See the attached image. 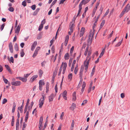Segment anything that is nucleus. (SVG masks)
Instances as JSON below:
<instances>
[{
  "label": "nucleus",
  "instance_id": "obj_1",
  "mask_svg": "<svg viewBox=\"0 0 130 130\" xmlns=\"http://www.w3.org/2000/svg\"><path fill=\"white\" fill-rule=\"evenodd\" d=\"M89 47L88 46H87L86 48L85 52H84V55L85 56L87 55V56L86 58L87 60L90 57L91 58V57L90 56V55L92 53V51L91 50L88 51Z\"/></svg>",
  "mask_w": 130,
  "mask_h": 130
},
{
  "label": "nucleus",
  "instance_id": "obj_2",
  "mask_svg": "<svg viewBox=\"0 0 130 130\" xmlns=\"http://www.w3.org/2000/svg\"><path fill=\"white\" fill-rule=\"evenodd\" d=\"M84 70V67L83 66H82L81 67L80 69V72L79 73V76L81 80L80 81L79 84L80 83H81L82 82V75L83 73V72Z\"/></svg>",
  "mask_w": 130,
  "mask_h": 130
},
{
  "label": "nucleus",
  "instance_id": "obj_3",
  "mask_svg": "<svg viewBox=\"0 0 130 130\" xmlns=\"http://www.w3.org/2000/svg\"><path fill=\"white\" fill-rule=\"evenodd\" d=\"M44 101V96L42 95V97L41 98L39 101V106L40 108H41L42 106Z\"/></svg>",
  "mask_w": 130,
  "mask_h": 130
},
{
  "label": "nucleus",
  "instance_id": "obj_4",
  "mask_svg": "<svg viewBox=\"0 0 130 130\" xmlns=\"http://www.w3.org/2000/svg\"><path fill=\"white\" fill-rule=\"evenodd\" d=\"M67 66V63L66 62H62V64L61 65V66L63 68L62 73L64 74L66 71V68Z\"/></svg>",
  "mask_w": 130,
  "mask_h": 130
},
{
  "label": "nucleus",
  "instance_id": "obj_5",
  "mask_svg": "<svg viewBox=\"0 0 130 130\" xmlns=\"http://www.w3.org/2000/svg\"><path fill=\"white\" fill-rule=\"evenodd\" d=\"M11 84L12 85L15 86H18L20 85L21 84V83L20 81H16L11 82Z\"/></svg>",
  "mask_w": 130,
  "mask_h": 130
},
{
  "label": "nucleus",
  "instance_id": "obj_6",
  "mask_svg": "<svg viewBox=\"0 0 130 130\" xmlns=\"http://www.w3.org/2000/svg\"><path fill=\"white\" fill-rule=\"evenodd\" d=\"M91 59V57H90L87 60L86 59V60L84 61V67H88L90 61Z\"/></svg>",
  "mask_w": 130,
  "mask_h": 130
},
{
  "label": "nucleus",
  "instance_id": "obj_7",
  "mask_svg": "<svg viewBox=\"0 0 130 130\" xmlns=\"http://www.w3.org/2000/svg\"><path fill=\"white\" fill-rule=\"evenodd\" d=\"M9 51L11 53L13 52V50L12 43L11 42H10L9 44Z\"/></svg>",
  "mask_w": 130,
  "mask_h": 130
},
{
  "label": "nucleus",
  "instance_id": "obj_8",
  "mask_svg": "<svg viewBox=\"0 0 130 130\" xmlns=\"http://www.w3.org/2000/svg\"><path fill=\"white\" fill-rule=\"evenodd\" d=\"M37 44V42L36 41H35L31 45V50L33 51L34 50Z\"/></svg>",
  "mask_w": 130,
  "mask_h": 130
},
{
  "label": "nucleus",
  "instance_id": "obj_9",
  "mask_svg": "<svg viewBox=\"0 0 130 130\" xmlns=\"http://www.w3.org/2000/svg\"><path fill=\"white\" fill-rule=\"evenodd\" d=\"M129 4H127L123 10L126 12H127L130 10V8L129 6Z\"/></svg>",
  "mask_w": 130,
  "mask_h": 130
},
{
  "label": "nucleus",
  "instance_id": "obj_10",
  "mask_svg": "<svg viewBox=\"0 0 130 130\" xmlns=\"http://www.w3.org/2000/svg\"><path fill=\"white\" fill-rule=\"evenodd\" d=\"M38 77L37 75H35L33 76L30 78V82H33Z\"/></svg>",
  "mask_w": 130,
  "mask_h": 130
},
{
  "label": "nucleus",
  "instance_id": "obj_11",
  "mask_svg": "<svg viewBox=\"0 0 130 130\" xmlns=\"http://www.w3.org/2000/svg\"><path fill=\"white\" fill-rule=\"evenodd\" d=\"M85 29L84 27H82L81 29L80 33V37L82 36L85 32Z\"/></svg>",
  "mask_w": 130,
  "mask_h": 130
},
{
  "label": "nucleus",
  "instance_id": "obj_12",
  "mask_svg": "<svg viewBox=\"0 0 130 130\" xmlns=\"http://www.w3.org/2000/svg\"><path fill=\"white\" fill-rule=\"evenodd\" d=\"M67 95V91L65 90L63 93L62 96L63 98L66 100H67V98L66 96Z\"/></svg>",
  "mask_w": 130,
  "mask_h": 130
},
{
  "label": "nucleus",
  "instance_id": "obj_13",
  "mask_svg": "<svg viewBox=\"0 0 130 130\" xmlns=\"http://www.w3.org/2000/svg\"><path fill=\"white\" fill-rule=\"evenodd\" d=\"M5 67L9 72L10 73L12 74V72L11 71V70L9 66L8 65H5Z\"/></svg>",
  "mask_w": 130,
  "mask_h": 130
},
{
  "label": "nucleus",
  "instance_id": "obj_14",
  "mask_svg": "<svg viewBox=\"0 0 130 130\" xmlns=\"http://www.w3.org/2000/svg\"><path fill=\"white\" fill-rule=\"evenodd\" d=\"M54 98V94H52L48 96V99L49 102L52 101L53 100Z\"/></svg>",
  "mask_w": 130,
  "mask_h": 130
},
{
  "label": "nucleus",
  "instance_id": "obj_15",
  "mask_svg": "<svg viewBox=\"0 0 130 130\" xmlns=\"http://www.w3.org/2000/svg\"><path fill=\"white\" fill-rule=\"evenodd\" d=\"M74 26V24L70 23V31L72 32H73V31Z\"/></svg>",
  "mask_w": 130,
  "mask_h": 130
},
{
  "label": "nucleus",
  "instance_id": "obj_16",
  "mask_svg": "<svg viewBox=\"0 0 130 130\" xmlns=\"http://www.w3.org/2000/svg\"><path fill=\"white\" fill-rule=\"evenodd\" d=\"M76 107V105L74 103H73L71 105V106L70 107V109L71 110L73 111Z\"/></svg>",
  "mask_w": 130,
  "mask_h": 130
},
{
  "label": "nucleus",
  "instance_id": "obj_17",
  "mask_svg": "<svg viewBox=\"0 0 130 130\" xmlns=\"http://www.w3.org/2000/svg\"><path fill=\"white\" fill-rule=\"evenodd\" d=\"M19 78L20 80H22L24 82H26L27 80V78L25 77H19Z\"/></svg>",
  "mask_w": 130,
  "mask_h": 130
},
{
  "label": "nucleus",
  "instance_id": "obj_18",
  "mask_svg": "<svg viewBox=\"0 0 130 130\" xmlns=\"http://www.w3.org/2000/svg\"><path fill=\"white\" fill-rule=\"evenodd\" d=\"M29 112L28 111H27L26 113V115L25 116V122H26L27 121V120L28 118V116H29Z\"/></svg>",
  "mask_w": 130,
  "mask_h": 130
},
{
  "label": "nucleus",
  "instance_id": "obj_19",
  "mask_svg": "<svg viewBox=\"0 0 130 130\" xmlns=\"http://www.w3.org/2000/svg\"><path fill=\"white\" fill-rule=\"evenodd\" d=\"M20 26L19 25H18L15 30V33H17L18 34L19 32L20 31Z\"/></svg>",
  "mask_w": 130,
  "mask_h": 130
},
{
  "label": "nucleus",
  "instance_id": "obj_20",
  "mask_svg": "<svg viewBox=\"0 0 130 130\" xmlns=\"http://www.w3.org/2000/svg\"><path fill=\"white\" fill-rule=\"evenodd\" d=\"M73 96V98L72 99L74 101H75L76 100V92H74L72 95Z\"/></svg>",
  "mask_w": 130,
  "mask_h": 130
},
{
  "label": "nucleus",
  "instance_id": "obj_21",
  "mask_svg": "<svg viewBox=\"0 0 130 130\" xmlns=\"http://www.w3.org/2000/svg\"><path fill=\"white\" fill-rule=\"evenodd\" d=\"M74 120H72V123H71V126L70 128L71 130H73V129L74 126Z\"/></svg>",
  "mask_w": 130,
  "mask_h": 130
},
{
  "label": "nucleus",
  "instance_id": "obj_22",
  "mask_svg": "<svg viewBox=\"0 0 130 130\" xmlns=\"http://www.w3.org/2000/svg\"><path fill=\"white\" fill-rule=\"evenodd\" d=\"M16 107V104L15 102H14L13 104V106L12 110V113H14V112L15 108Z\"/></svg>",
  "mask_w": 130,
  "mask_h": 130
},
{
  "label": "nucleus",
  "instance_id": "obj_23",
  "mask_svg": "<svg viewBox=\"0 0 130 130\" xmlns=\"http://www.w3.org/2000/svg\"><path fill=\"white\" fill-rule=\"evenodd\" d=\"M74 47L72 46L70 49V55H72V53L74 50Z\"/></svg>",
  "mask_w": 130,
  "mask_h": 130
},
{
  "label": "nucleus",
  "instance_id": "obj_24",
  "mask_svg": "<svg viewBox=\"0 0 130 130\" xmlns=\"http://www.w3.org/2000/svg\"><path fill=\"white\" fill-rule=\"evenodd\" d=\"M105 20H103L101 24L100 27V29H101L103 27L105 23Z\"/></svg>",
  "mask_w": 130,
  "mask_h": 130
},
{
  "label": "nucleus",
  "instance_id": "obj_25",
  "mask_svg": "<svg viewBox=\"0 0 130 130\" xmlns=\"http://www.w3.org/2000/svg\"><path fill=\"white\" fill-rule=\"evenodd\" d=\"M73 76L72 74L71 73L69 74L68 76V78L70 80L72 79Z\"/></svg>",
  "mask_w": 130,
  "mask_h": 130
},
{
  "label": "nucleus",
  "instance_id": "obj_26",
  "mask_svg": "<svg viewBox=\"0 0 130 130\" xmlns=\"http://www.w3.org/2000/svg\"><path fill=\"white\" fill-rule=\"evenodd\" d=\"M69 57V54L68 53H66L64 55V58L65 59L68 60Z\"/></svg>",
  "mask_w": 130,
  "mask_h": 130
},
{
  "label": "nucleus",
  "instance_id": "obj_27",
  "mask_svg": "<svg viewBox=\"0 0 130 130\" xmlns=\"http://www.w3.org/2000/svg\"><path fill=\"white\" fill-rule=\"evenodd\" d=\"M14 48L15 50L17 51H18L19 50V48L18 46L17 43H16L15 44L14 46Z\"/></svg>",
  "mask_w": 130,
  "mask_h": 130
},
{
  "label": "nucleus",
  "instance_id": "obj_28",
  "mask_svg": "<svg viewBox=\"0 0 130 130\" xmlns=\"http://www.w3.org/2000/svg\"><path fill=\"white\" fill-rule=\"evenodd\" d=\"M20 54L21 56V57H23L24 55L25 54L23 50V49H22L21 50V51Z\"/></svg>",
  "mask_w": 130,
  "mask_h": 130
},
{
  "label": "nucleus",
  "instance_id": "obj_29",
  "mask_svg": "<svg viewBox=\"0 0 130 130\" xmlns=\"http://www.w3.org/2000/svg\"><path fill=\"white\" fill-rule=\"evenodd\" d=\"M9 61L10 62H10H11L12 63H13L14 59L13 57H11L10 59H9Z\"/></svg>",
  "mask_w": 130,
  "mask_h": 130
},
{
  "label": "nucleus",
  "instance_id": "obj_30",
  "mask_svg": "<svg viewBox=\"0 0 130 130\" xmlns=\"http://www.w3.org/2000/svg\"><path fill=\"white\" fill-rule=\"evenodd\" d=\"M14 117L13 116L12 117V120L11 122V125L12 126H13L14 125Z\"/></svg>",
  "mask_w": 130,
  "mask_h": 130
},
{
  "label": "nucleus",
  "instance_id": "obj_31",
  "mask_svg": "<svg viewBox=\"0 0 130 130\" xmlns=\"http://www.w3.org/2000/svg\"><path fill=\"white\" fill-rule=\"evenodd\" d=\"M41 84V85H44L45 84L44 82L42 80H40L39 82V85Z\"/></svg>",
  "mask_w": 130,
  "mask_h": 130
},
{
  "label": "nucleus",
  "instance_id": "obj_32",
  "mask_svg": "<svg viewBox=\"0 0 130 130\" xmlns=\"http://www.w3.org/2000/svg\"><path fill=\"white\" fill-rule=\"evenodd\" d=\"M96 10V9H95L94 8L92 14V17H93L94 16Z\"/></svg>",
  "mask_w": 130,
  "mask_h": 130
},
{
  "label": "nucleus",
  "instance_id": "obj_33",
  "mask_svg": "<svg viewBox=\"0 0 130 130\" xmlns=\"http://www.w3.org/2000/svg\"><path fill=\"white\" fill-rule=\"evenodd\" d=\"M26 126H27V124H26L25 123V122H24L23 124L22 130H24V128L26 127Z\"/></svg>",
  "mask_w": 130,
  "mask_h": 130
},
{
  "label": "nucleus",
  "instance_id": "obj_34",
  "mask_svg": "<svg viewBox=\"0 0 130 130\" xmlns=\"http://www.w3.org/2000/svg\"><path fill=\"white\" fill-rule=\"evenodd\" d=\"M38 52L35 51L32 56V57L33 58L37 56V55L38 54Z\"/></svg>",
  "mask_w": 130,
  "mask_h": 130
},
{
  "label": "nucleus",
  "instance_id": "obj_35",
  "mask_svg": "<svg viewBox=\"0 0 130 130\" xmlns=\"http://www.w3.org/2000/svg\"><path fill=\"white\" fill-rule=\"evenodd\" d=\"M57 0H54L50 6V8L52 7V6L56 3Z\"/></svg>",
  "mask_w": 130,
  "mask_h": 130
},
{
  "label": "nucleus",
  "instance_id": "obj_36",
  "mask_svg": "<svg viewBox=\"0 0 130 130\" xmlns=\"http://www.w3.org/2000/svg\"><path fill=\"white\" fill-rule=\"evenodd\" d=\"M76 17H75V16H74V18H73L72 21L70 23H73L74 24L75 23V21L76 20Z\"/></svg>",
  "mask_w": 130,
  "mask_h": 130
},
{
  "label": "nucleus",
  "instance_id": "obj_37",
  "mask_svg": "<svg viewBox=\"0 0 130 130\" xmlns=\"http://www.w3.org/2000/svg\"><path fill=\"white\" fill-rule=\"evenodd\" d=\"M43 73V72L41 70H39V75L40 76H42V74Z\"/></svg>",
  "mask_w": 130,
  "mask_h": 130
},
{
  "label": "nucleus",
  "instance_id": "obj_38",
  "mask_svg": "<svg viewBox=\"0 0 130 130\" xmlns=\"http://www.w3.org/2000/svg\"><path fill=\"white\" fill-rule=\"evenodd\" d=\"M46 93L47 92L49 91V85L47 84L46 87Z\"/></svg>",
  "mask_w": 130,
  "mask_h": 130
},
{
  "label": "nucleus",
  "instance_id": "obj_39",
  "mask_svg": "<svg viewBox=\"0 0 130 130\" xmlns=\"http://www.w3.org/2000/svg\"><path fill=\"white\" fill-rule=\"evenodd\" d=\"M100 4L99 2H97L96 5H95V8H94L95 9H96L97 10L98 7L99 6Z\"/></svg>",
  "mask_w": 130,
  "mask_h": 130
},
{
  "label": "nucleus",
  "instance_id": "obj_40",
  "mask_svg": "<svg viewBox=\"0 0 130 130\" xmlns=\"http://www.w3.org/2000/svg\"><path fill=\"white\" fill-rule=\"evenodd\" d=\"M43 25H40V26H39L38 30L39 31H40L43 28Z\"/></svg>",
  "mask_w": 130,
  "mask_h": 130
},
{
  "label": "nucleus",
  "instance_id": "obj_41",
  "mask_svg": "<svg viewBox=\"0 0 130 130\" xmlns=\"http://www.w3.org/2000/svg\"><path fill=\"white\" fill-rule=\"evenodd\" d=\"M105 52V49H103L102 50V52L101 53V54H100V55L101 56H102L103 54H104V53Z\"/></svg>",
  "mask_w": 130,
  "mask_h": 130
},
{
  "label": "nucleus",
  "instance_id": "obj_42",
  "mask_svg": "<svg viewBox=\"0 0 130 130\" xmlns=\"http://www.w3.org/2000/svg\"><path fill=\"white\" fill-rule=\"evenodd\" d=\"M8 10L10 11L13 12L14 10V8L12 7H10L8 9Z\"/></svg>",
  "mask_w": 130,
  "mask_h": 130
},
{
  "label": "nucleus",
  "instance_id": "obj_43",
  "mask_svg": "<svg viewBox=\"0 0 130 130\" xmlns=\"http://www.w3.org/2000/svg\"><path fill=\"white\" fill-rule=\"evenodd\" d=\"M87 101L86 100H84L82 104V105H84L87 102Z\"/></svg>",
  "mask_w": 130,
  "mask_h": 130
},
{
  "label": "nucleus",
  "instance_id": "obj_44",
  "mask_svg": "<svg viewBox=\"0 0 130 130\" xmlns=\"http://www.w3.org/2000/svg\"><path fill=\"white\" fill-rule=\"evenodd\" d=\"M18 110H19L21 113L23 112V108L20 107H19L18 108Z\"/></svg>",
  "mask_w": 130,
  "mask_h": 130
},
{
  "label": "nucleus",
  "instance_id": "obj_45",
  "mask_svg": "<svg viewBox=\"0 0 130 130\" xmlns=\"http://www.w3.org/2000/svg\"><path fill=\"white\" fill-rule=\"evenodd\" d=\"M7 101V100L5 98L3 100L2 104H5L6 103Z\"/></svg>",
  "mask_w": 130,
  "mask_h": 130
},
{
  "label": "nucleus",
  "instance_id": "obj_46",
  "mask_svg": "<svg viewBox=\"0 0 130 130\" xmlns=\"http://www.w3.org/2000/svg\"><path fill=\"white\" fill-rule=\"evenodd\" d=\"M46 22L45 19H44L41 22V25H43Z\"/></svg>",
  "mask_w": 130,
  "mask_h": 130
},
{
  "label": "nucleus",
  "instance_id": "obj_47",
  "mask_svg": "<svg viewBox=\"0 0 130 130\" xmlns=\"http://www.w3.org/2000/svg\"><path fill=\"white\" fill-rule=\"evenodd\" d=\"M43 120V117L42 116L41 117L40 119L39 123H42Z\"/></svg>",
  "mask_w": 130,
  "mask_h": 130
},
{
  "label": "nucleus",
  "instance_id": "obj_48",
  "mask_svg": "<svg viewBox=\"0 0 130 130\" xmlns=\"http://www.w3.org/2000/svg\"><path fill=\"white\" fill-rule=\"evenodd\" d=\"M22 4L24 7H25L26 5V2L25 1H24L22 2Z\"/></svg>",
  "mask_w": 130,
  "mask_h": 130
},
{
  "label": "nucleus",
  "instance_id": "obj_49",
  "mask_svg": "<svg viewBox=\"0 0 130 130\" xmlns=\"http://www.w3.org/2000/svg\"><path fill=\"white\" fill-rule=\"evenodd\" d=\"M36 6L35 5H32L31 6V8L33 10H34L36 8Z\"/></svg>",
  "mask_w": 130,
  "mask_h": 130
},
{
  "label": "nucleus",
  "instance_id": "obj_50",
  "mask_svg": "<svg viewBox=\"0 0 130 130\" xmlns=\"http://www.w3.org/2000/svg\"><path fill=\"white\" fill-rule=\"evenodd\" d=\"M19 118H18L17 119V122L16 123V125L19 126Z\"/></svg>",
  "mask_w": 130,
  "mask_h": 130
},
{
  "label": "nucleus",
  "instance_id": "obj_51",
  "mask_svg": "<svg viewBox=\"0 0 130 130\" xmlns=\"http://www.w3.org/2000/svg\"><path fill=\"white\" fill-rule=\"evenodd\" d=\"M64 116V112H62L60 116V118L61 120H62L63 119V117Z\"/></svg>",
  "mask_w": 130,
  "mask_h": 130
},
{
  "label": "nucleus",
  "instance_id": "obj_52",
  "mask_svg": "<svg viewBox=\"0 0 130 130\" xmlns=\"http://www.w3.org/2000/svg\"><path fill=\"white\" fill-rule=\"evenodd\" d=\"M109 12V9H108L107 10L106 12L105 13V14L104 15V16H106V15H107V14Z\"/></svg>",
  "mask_w": 130,
  "mask_h": 130
},
{
  "label": "nucleus",
  "instance_id": "obj_53",
  "mask_svg": "<svg viewBox=\"0 0 130 130\" xmlns=\"http://www.w3.org/2000/svg\"><path fill=\"white\" fill-rule=\"evenodd\" d=\"M5 26V24L4 23L1 26V31H2L3 29Z\"/></svg>",
  "mask_w": 130,
  "mask_h": 130
},
{
  "label": "nucleus",
  "instance_id": "obj_54",
  "mask_svg": "<svg viewBox=\"0 0 130 130\" xmlns=\"http://www.w3.org/2000/svg\"><path fill=\"white\" fill-rule=\"evenodd\" d=\"M101 14H99L98 15V16H97V17L96 18L95 21L96 22H97L98 21V20L99 19V18L100 17V15Z\"/></svg>",
  "mask_w": 130,
  "mask_h": 130
},
{
  "label": "nucleus",
  "instance_id": "obj_55",
  "mask_svg": "<svg viewBox=\"0 0 130 130\" xmlns=\"http://www.w3.org/2000/svg\"><path fill=\"white\" fill-rule=\"evenodd\" d=\"M95 72V70H94V67L92 71L91 72V76H92L94 74V73Z\"/></svg>",
  "mask_w": 130,
  "mask_h": 130
},
{
  "label": "nucleus",
  "instance_id": "obj_56",
  "mask_svg": "<svg viewBox=\"0 0 130 130\" xmlns=\"http://www.w3.org/2000/svg\"><path fill=\"white\" fill-rule=\"evenodd\" d=\"M46 63V62L45 61H43L41 63V66L42 67H43L45 66V64Z\"/></svg>",
  "mask_w": 130,
  "mask_h": 130
},
{
  "label": "nucleus",
  "instance_id": "obj_57",
  "mask_svg": "<svg viewBox=\"0 0 130 130\" xmlns=\"http://www.w3.org/2000/svg\"><path fill=\"white\" fill-rule=\"evenodd\" d=\"M86 86V84L85 82H83L82 85V88H85Z\"/></svg>",
  "mask_w": 130,
  "mask_h": 130
},
{
  "label": "nucleus",
  "instance_id": "obj_58",
  "mask_svg": "<svg viewBox=\"0 0 130 130\" xmlns=\"http://www.w3.org/2000/svg\"><path fill=\"white\" fill-rule=\"evenodd\" d=\"M69 35H67L66 37L65 38V41H68L69 39Z\"/></svg>",
  "mask_w": 130,
  "mask_h": 130
},
{
  "label": "nucleus",
  "instance_id": "obj_59",
  "mask_svg": "<svg viewBox=\"0 0 130 130\" xmlns=\"http://www.w3.org/2000/svg\"><path fill=\"white\" fill-rule=\"evenodd\" d=\"M3 80L5 82V83L6 84H7L8 83V81L5 78H3Z\"/></svg>",
  "mask_w": 130,
  "mask_h": 130
},
{
  "label": "nucleus",
  "instance_id": "obj_60",
  "mask_svg": "<svg viewBox=\"0 0 130 130\" xmlns=\"http://www.w3.org/2000/svg\"><path fill=\"white\" fill-rule=\"evenodd\" d=\"M54 40L53 39L52 40H51L50 41V43H51V44H50V46H51L52 45V44L54 42Z\"/></svg>",
  "mask_w": 130,
  "mask_h": 130
},
{
  "label": "nucleus",
  "instance_id": "obj_61",
  "mask_svg": "<svg viewBox=\"0 0 130 130\" xmlns=\"http://www.w3.org/2000/svg\"><path fill=\"white\" fill-rule=\"evenodd\" d=\"M125 12L123 10V11L121 13L120 16L121 17L123 16Z\"/></svg>",
  "mask_w": 130,
  "mask_h": 130
},
{
  "label": "nucleus",
  "instance_id": "obj_62",
  "mask_svg": "<svg viewBox=\"0 0 130 130\" xmlns=\"http://www.w3.org/2000/svg\"><path fill=\"white\" fill-rule=\"evenodd\" d=\"M125 12L123 10V11L121 13L120 16L121 17L123 16Z\"/></svg>",
  "mask_w": 130,
  "mask_h": 130
},
{
  "label": "nucleus",
  "instance_id": "obj_63",
  "mask_svg": "<svg viewBox=\"0 0 130 130\" xmlns=\"http://www.w3.org/2000/svg\"><path fill=\"white\" fill-rule=\"evenodd\" d=\"M125 12L123 10V11L121 13L120 16L121 17L123 16Z\"/></svg>",
  "mask_w": 130,
  "mask_h": 130
},
{
  "label": "nucleus",
  "instance_id": "obj_64",
  "mask_svg": "<svg viewBox=\"0 0 130 130\" xmlns=\"http://www.w3.org/2000/svg\"><path fill=\"white\" fill-rule=\"evenodd\" d=\"M121 42H119L116 45V46L118 47L120 46L121 44Z\"/></svg>",
  "mask_w": 130,
  "mask_h": 130
}]
</instances>
